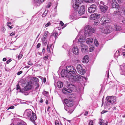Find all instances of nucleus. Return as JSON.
<instances>
[{
	"mask_svg": "<svg viewBox=\"0 0 125 125\" xmlns=\"http://www.w3.org/2000/svg\"><path fill=\"white\" fill-rule=\"evenodd\" d=\"M77 73L76 71L74 68L72 66H67L66 69H63L61 72V76L64 78H68L70 75L74 74Z\"/></svg>",
	"mask_w": 125,
	"mask_h": 125,
	"instance_id": "obj_1",
	"label": "nucleus"
},
{
	"mask_svg": "<svg viewBox=\"0 0 125 125\" xmlns=\"http://www.w3.org/2000/svg\"><path fill=\"white\" fill-rule=\"evenodd\" d=\"M67 88H64L62 90V92L64 94H70L72 92H75L77 90L75 86L71 84L68 85Z\"/></svg>",
	"mask_w": 125,
	"mask_h": 125,
	"instance_id": "obj_2",
	"label": "nucleus"
},
{
	"mask_svg": "<svg viewBox=\"0 0 125 125\" xmlns=\"http://www.w3.org/2000/svg\"><path fill=\"white\" fill-rule=\"evenodd\" d=\"M107 102L106 104V105L107 106H109L110 108L112 107V105L115 104V102L116 101V97L115 96H108L106 98Z\"/></svg>",
	"mask_w": 125,
	"mask_h": 125,
	"instance_id": "obj_3",
	"label": "nucleus"
},
{
	"mask_svg": "<svg viewBox=\"0 0 125 125\" xmlns=\"http://www.w3.org/2000/svg\"><path fill=\"white\" fill-rule=\"evenodd\" d=\"M95 31L94 28L91 27L89 25H87L85 28L84 35L86 37L90 36Z\"/></svg>",
	"mask_w": 125,
	"mask_h": 125,
	"instance_id": "obj_4",
	"label": "nucleus"
},
{
	"mask_svg": "<svg viewBox=\"0 0 125 125\" xmlns=\"http://www.w3.org/2000/svg\"><path fill=\"white\" fill-rule=\"evenodd\" d=\"M74 9V10L69 17V19L71 20H76L80 18L79 15L77 13V9Z\"/></svg>",
	"mask_w": 125,
	"mask_h": 125,
	"instance_id": "obj_5",
	"label": "nucleus"
},
{
	"mask_svg": "<svg viewBox=\"0 0 125 125\" xmlns=\"http://www.w3.org/2000/svg\"><path fill=\"white\" fill-rule=\"evenodd\" d=\"M74 74H71L70 75L68 79L72 82H74L76 81H79L81 79V77L78 75Z\"/></svg>",
	"mask_w": 125,
	"mask_h": 125,
	"instance_id": "obj_6",
	"label": "nucleus"
},
{
	"mask_svg": "<svg viewBox=\"0 0 125 125\" xmlns=\"http://www.w3.org/2000/svg\"><path fill=\"white\" fill-rule=\"evenodd\" d=\"M28 118L29 119L30 121L32 122L34 124L36 125L35 121L37 119V117L36 114L33 112L31 114L30 116L28 117Z\"/></svg>",
	"mask_w": 125,
	"mask_h": 125,
	"instance_id": "obj_7",
	"label": "nucleus"
},
{
	"mask_svg": "<svg viewBox=\"0 0 125 125\" xmlns=\"http://www.w3.org/2000/svg\"><path fill=\"white\" fill-rule=\"evenodd\" d=\"M76 69L78 73L82 75H84L85 73V70L83 68V67L80 64H78Z\"/></svg>",
	"mask_w": 125,
	"mask_h": 125,
	"instance_id": "obj_8",
	"label": "nucleus"
},
{
	"mask_svg": "<svg viewBox=\"0 0 125 125\" xmlns=\"http://www.w3.org/2000/svg\"><path fill=\"white\" fill-rule=\"evenodd\" d=\"M100 28L102 29V32L104 34L110 33L111 31V29L108 27L105 26Z\"/></svg>",
	"mask_w": 125,
	"mask_h": 125,
	"instance_id": "obj_9",
	"label": "nucleus"
},
{
	"mask_svg": "<svg viewBox=\"0 0 125 125\" xmlns=\"http://www.w3.org/2000/svg\"><path fill=\"white\" fill-rule=\"evenodd\" d=\"M81 51L83 53H85L88 51V47L83 43L81 44Z\"/></svg>",
	"mask_w": 125,
	"mask_h": 125,
	"instance_id": "obj_10",
	"label": "nucleus"
},
{
	"mask_svg": "<svg viewBox=\"0 0 125 125\" xmlns=\"http://www.w3.org/2000/svg\"><path fill=\"white\" fill-rule=\"evenodd\" d=\"M100 21L102 23L101 25H105L106 23L110 22L111 21L109 19L106 18L105 17L103 16L101 18Z\"/></svg>",
	"mask_w": 125,
	"mask_h": 125,
	"instance_id": "obj_11",
	"label": "nucleus"
},
{
	"mask_svg": "<svg viewBox=\"0 0 125 125\" xmlns=\"http://www.w3.org/2000/svg\"><path fill=\"white\" fill-rule=\"evenodd\" d=\"M96 6L94 4H92L88 8V11L90 13H94L96 10Z\"/></svg>",
	"mask_w": 125,
	"mask_h": 125,
	"instance_id": "obj_12",
	"label": "nucleus"
},
{
	"mask_svg": "<svg viewBox=\"0 0 125 125\" xmlns=\"http://www.w3.org/2000/svg\"><path fill=\"white\" fill-rule=\"evenodd\" d=\"M33 111L30 109H28L26 110L24 113V116L25 117L28 118L30 116L31 114Z\"/></svg>",
	"mask_w": 125,
	"mask_h": 125,
	"instance_id": "obj_13",
	"label": "nucleus"
},
{
	"mask_svg": "<svg viewBox=\"0 0 125 125\" xmlns=\"http://www.w3.org/2000/svg\"><path fill=\"white\" fill-rule=\"evenodd\" d=\"M82 0H75V2L74 4L73 5V7L74 9H78L79 7V5L82 2Z\"/></svg>",
	"mask_w": 125,
	"mask_h": 125,
	"instance_id": "obj_14",
	"label": "nucleus"
},
{
	"mask_svg": "<svg viewBox=\"0 0 125 125\" xmlns=\"http://www.w3.org/2000/svg\"><path fill=\"white\" fill-rule=\"evenodd\" d=\"M32 87L31 86L29 85H27L24 88L23 90H20V91H22V92L24 93L25 95H27L28 94V92H26L25 91H27L31 89Z\"/></svg>",
	"mask_w": 125,
	"mask_h": 125,
	"instance_id": "obj_15",
	"label": "nucleus"
},
{
	"mask_svg": "<svg viewBox=\"0 0 125 125\" xmlns=\"http://www.w3.org/2000/svg\"><path fill=\"white\" fill-rule=\"evenodd\" d=\"M100 17V15L99 14L94 13L90 16V19L92 20H95L98 19Z\"/></svg>",
	"mask_w": 125,
	"mask_h": 125,
	"instance_id": "obj_16",
	"label": "nucleus"
},
{
	"mask_svg": "<svg viewBox=\"0 0 125 125\" xmlns=\"http://www.w3.org/2000/svg\"><path fill=\"white\" fill-rule=\"evenodd\" d=\"M64 102L66 105L68 107H71L73 106V102L72 100L66 99L64 100Z\"/></svg>",
	"mask_w": 125,
	"mask_h": 125,
	"instance_id": "obj_17",
	"label": "nucleus"
},
{
	"mask_svg": "<svg viewBox=\"0 0 125 125\" xmlns=\"http://www.w3.org/2000/svg\"><path fill=\"white\" fill-rule=\"evenodd\" d=\"M85 12V7L84 6H82L80 8L78 11L79 16L84 14Z\"/></svg>",
	"mask_w": 125,
	"mask_h": 125,
	"instance_id": "obj_18",
	"label": "nucleus"
},
{
	"mask_svg": "<svg viewBox=\"0 0 125 125\" xmlns=\"http://www.w3.org/2000/svg\"><path fill=\"white\" fill-rule=\"evenodd\" d=\"M120 74L125 76V63L120 65Z\"/></svg>",
	"mask_w": 125,
	"mask_h": 125,
	"instance_id": "obj_19",
	"label": "nucleus"
},
{
	"mask_svg": "<svg viewBox=\"0 0 125 125\" xmlns=\"http://www.w3.org/2000/svg\"><path fill=\"white\" fill-rule=\"evenodd\" d=\"M100 8L101 11L104 13L106 12L108 9V7L106 5L101 6Z\"/></svg>",
	"mask_w": 125,
	"mask_h": 125,
	"instance_id": "obj_20",
	"label": "nucleus"
},
{
	"mask_svg": "<svg viewBox=\"0 0 125 125\" xmlns=\"http://www.w3.org/2000/svg\"><path fill=\"white\" fill-rule=\"evenodd\" d=\"M45 0H34V4L36 7L40 5L41 3L44 2Z\"/></svg>",
	"mask_w": 125,
	"mask_h": 125,
	"instance_id": "obj_21",
	"label": "nucleus"
},
{
	"mask_svg": "<svg viewBox=\"0 0 125 125\" xmlns=\"http://www.w3.org/2000/svg\"><path fill=\"white\" fill-rule=\"evenodd\" d=\"M89 61L88 55H86L85 56L82 60V61L83 63H87Z\"/></svg>",
	"mask_w": 125,
	"mask_h": 125,
	"instance_id": "obj_22",
	"label": "nucleus"
},
{
	"mask_svg": "<svg viewBox=\"0 0 125 125\" xmlns=\"http://www.w3.org/2000/svg\"><path fill=\"white\" fill-rule=\"evenodd\" d=\"M112 8H116V9H118V10H119V7L118 3L116 2H112Z\"/></svg>",
	"mask_w": 125,
	"mask_h": 125,
	"instance_id": "obj_23",
	"label": "nucleus"
},
{
	"mask_svg": "<svg viewBox=\"0 0 125 125\" xmlns=\"http://www.w3.org/2000/svg\"><path fill=\"white\" fill-rule=\"evenodd\" d=\"M93 41V39L91 38H88L86 40V42L88 44H91Z\"/></svg>",
	"mask_w": 125,
	"mask_h": 125,
	"instance_id": "obj_24",
	"label": "nucleus"
},
{
	"mask_svg": "<svg viewBox=\"0 0 125 125\" xmlns=\"http://www.w3.org/2000/svg\"><path fill=\"white\" fill-rule=\"evenodd\" d=\"M72 50L73 53L75 54L76 55L78 54V50L76 47H73Z\"/></svg>",
	"mask_w": 125,
	"mask_h": 125,
	"instance_id": "obj_25",
	"label": "nucleus"
},
{
	"mask_svg": "<svg viewBox=\"0 0 125 125\" xmlns=\"http://www.w3.org/2000/svg\"><path fill=\"white\" fill-rule=\"evenodd\" d=\"M64 109L68 113H69L70 114L72 113L73 111V110L70 108H67L66 107H64Z\"/></svg>",
	"mask_w": 125,
	"mask_h": 125,
	"instance_id": "obj_26",
	"label": "nucleus"
},
{
	"mask_svg": "<svg viewBox=\"0 0 125 125\" xmlns=\"http://www.w3.org/2000/svg\"><path fill=\"white\" fill-rule=\"evenodd\" d=\"M115 26L116 30V31H120L122 30V28L121 27L118 25H115Z\"/></svg>",
	"mask_w": 125,
	"mask_h": 125,
	"instance_id": "obj_27",
	"label": "nucleus"
},
{
	"mask_svg": "<svg viewBox=\"0 0 125 125\" xmlns=\"http://www.w3.org/2000/svg\"><path fill=\"white\" fill-rule=\"evenodd\" d=\"M58 87L59 88L62 87L63 86V83L62 82L58 81L57 83Z\"/></svg>",
	"mask_w": 125,
	"mask_h": 125,
	"instance_id": "obj_28",
	"label": "nucleus"
},
{
	"mask_svg": "<svg viewBox=\"0 0 125 125\" xmlns=\"http://www.w3.org/2000/svg\"><path fill=\"white\" fill-rule=\"evenodd\" d=\"M46 39L47 38H44L43 37L42 38V42L44 45L45 46L47 44V42L46 40Z\"/></svg>",
	"mask_w": 125,
	"mask_h": 125,
	"instance_id": "obj_29",
	"label": "nucleus"
},
{
	"mask_svg": "<svg viewBox=\"0 0 125 125\" xmlns=\"http://www.w3.org/2000/svg\"><path fill=\"white\" fill-rule=\"evenodd\" d=\"M50 33L48 31H45L44 33V35L43 36V37L47 38L48 35L50 34Z\"/></svg>",
	"mask_w": 125,
	"mask_h": 125,
	"instance_id": "obj_30",
	"label": "nucleus"
},
{
	"mask_svg": "<svg viewBox=\"0 0 125 125\" xmlns=\"http://www.w3.org/2000/svg\"><path fill=\"white\" fill-rule=\"evenodd\" d=\"M58 34V33L57 32H54L51 34V36H54L55 39H56L57 38Z\"/></svg>",
	"mask_w": 125,
	"mask_h": 125,
	"instance_id": "obj_31",
	"label": "nucleus"
},
{
	"mask_svg": "<svg viewBox=\"0 0 125 125\" xmlns=\"http://www.w3.org/2000/svg\"><path fill=\"white\" fill-rule=\"evenodd\" d=\"M32 80L34 82L35 84H36L37 83H39V80L38 78L36 77H33Z\"/></svg>",
	"mask_w": 125,
	"mask_h": 125,
	"instance_id": "obj_32",
	"label": "nucleus"
},
{
	"mask_svg": "<svg viewBox=\"0 0 125 125\" xmlns=\"http://www.w3.org/2000/svg\"><path fill=\"white\" fill-rule=\"evenodd\" d=\"M116 11H114V13L113 14V15L114 16H116L117 15H119L120 14V12L119 10L116 9Z\"/></svg>",
	"mask_w": 125,
	"mask_h": 125,
	"instance_id": "obj_33",
	"label": "nucleus"
},
{
	"mask_svg": "<svg viewBox=\"0 0 125 125\" xmlns=\"http://www.w3.org/2000/svg\"><path fill=\"white\" fill-rule=\"evenodd\" d=\"M52 44H48L47 46V50L48 52H50V48Z\"/></svg>",
	"mask_w": 125,
	"mask_h": 125,
	"instance_id": "obj_34",
	"label": "nucleus"
},
{
	"mask_svg": "<svg viewBox=\"0 0 125 125\" xmlns=\"http://www.w3.org/2000/svg\"><path fill=\"white\" fill-rule=\"evenodd\" d=\"M62 47L66 50H67L68 49L69 46L66 44H64L62 46Z\"/></svg>",
	"mask_w": 125,
	"mask_h": 125,
	"instance_id": "obj_35",
	"label": "nucleus"
},
{
	"mask_svg": "<svg viewBox=\"0 0 125 125\" xmlns=\"http://www.w3.org/2000/svg\"><path fill=\"white\" fill-rule=\"evenodd\" d=\"M94 43L96 46H98L99 45V43L97 39H95L94 41Z\"/></svg>",
	"mask_w": 125,
	"mask_h": 125,
	"instance_id": "obj_36",
	"label": "nucleus"
},
{
	"mask_svg": "<svg viewBox=\"0 0 125 125\" xmlns=\"http://www.w3.org/2000/svg\"><path fill=\"white\" fill-rule=\"evenodd\" d=\"M26 123H25L23 122H22L21 123H18L16 125H26ZM12 125V124L11 125Z\"/></svg>",
	"mask_w": 125,
	"mask_h": 125,
	"instance_id": "obj_37",
	"label": "nucleus"
},
{
	"mask_svg": "<svg viewBox=\"0 0 125 125\" xmlns=\"http://www.w3.org/2000/svg\"><path fill=\"white\" fill-rule=\"evenodd\" d=\"M16 89L17 90H18L19 89L20 90V92H22V91H20V90H21V88L20 87V86H19L18 84L17 85V88Z\"/></svg>",
	"mask_w": 125,
	"mask_h": 125,
	"instance_id": "obj_38",
	"label": "nucleus"
},
{
	"mask_svg": "<svg viewBox=\"0 0 125 125\" xmlns=\"http://www.w3.org/2000/svg\"><path fill=\"white\" fill-rule=\"evenodd\" d=\"M33 82L31 81L30 80L29 81L28 83V84L27 85H30L31 86V87H32V84L33 83Z\"/></svg>",
	"mask_w": 125,
	"mask_h": 125,
	"instance_id": "obj_39",
	"label": "nucleus"
},
{
	"mask_svg": "<svg viewBox=\"0 0 125 125\" xmlns=\"http://www.w3.org/2000/svg\"><path fill=\"white\" fill-rule=\"evenodd\" d=\"M35 86H36L35 88V89L36 90H37L39 88V83H37L36 84H35Z\"/></svg>",
	"mask_w": 125,
	"mask_h": 125,
	"instance_id": "obj_40",
	"label": "nucleus"
},
{
	"mask_svg": "<svg viewBox=\"0 0 125 125\" xmlns=\"http://www.w3.org/2000/svg\"><path fill=\"white\" fill-rule=\"evenodd\" d=\"M22 55L21 53H20L19 55L18 56V59H20L22 57Z\"/></svg>",
	"mask_w": 125,
	"mask_h": 125,
	"instance_id": "obj_41",
	"label": "nucleus"
},
{
	"mask_svg": "<svg viewBox=\"0 0 125 125\" xmlns=\"http://www.w3.org/2000/svg\"><path fill=\"white\" fill-rule=\"evenodd\" d=\"M84 1L88 3L93 2L94 1L93 0H83Z\"/></svg>",
	"mask_w": 125,
	"mask_h": 125,
	"instance_id": "obj_42",
	"label": "nucleus"
},
{
	"mask_svg": "<svg viewBox=\"0 0 125 125\" xmlns=\"http://www.w3.org/2000/svg\"><path fill=\"white\" fill-rule=\"evenodd\" d=\"M51 24V23H50V22H49L47 23L45 26V27L46 28L49 26Z\"/></svg>",
	"mask_w": 125,
	"mask_h": 125,
	"instance_id": "obj_43",
	"label": "nucleus"
},
{
	"mask_svg": "<svg viewBox=\"0 0 125 125\" xmlns=\"http://www.w3.org/2000/svg\"><path fill=\"white\" fill-rule=\"evenodd\" d=\"M94 47H93L91 46L90 47L89 49V52H91L93 50Z\"/></svg>",
	"mask_w": 125,
	"mask_h": 125,
	"instance_id": "obj_44",
	"label": "nucleus"
},
{
	"mask_svg": "<svg viewBox=\"0 0 125 125\" xmlns=\"http://www.w3.org/2000/svg\"><path fill=\"white\" fill-rule=\"evenodd\" d=\"M55 125H59V123L58 121V120L55 121Z\"/></svg>",
	"mask_w": 125,
	"mask_h": 125,
	"instance_id": "obj_45",
	"label": "nucleus"
},
{
	"mask_svg": "<svg viewBox=\"0 0 125 125\" xmlns=\"http://www.w3.org/2000/svg\"><path fill=\"white\" fill-rule=\"evenodd\" d=\"M99 24V22H95L94 23V25L95 26H97Z\"/></svg>",
	"mask_w": 125,
	"mask_h": 125,
	"instance_id": "obj_46",
	"label": "nucleus"
},
{
	"mask_svg": "<svg viewBox=\"0 0 125 125\" xmlns=\"http://www.w3.org/2000/svg\"><path fill=\"white\" fill-rule=\"evenodd\" d=\"M28 64L30 65H33L31 61H29L28 62Z\"/></svg>",
	"mask_w": 125,
	"mask_h": 125,
	"instance_id": "obj_47",
	"label": "nucleus"
},
{
	"mask_svg": "<svg viewBox=\"0 0 125 125\" xmlns=\"http://www.w3.org/2000/svg\"><path fill=\"white\" fill-rule=\"evenodd\" d=\"M48 56H46L43 57V59L44 60H46L48 59Z\"/></svg>",
	"mask_w": 125,
	"mask_h": 125,
	"instance_id": "obj_48",
	"label": "nucleus"
},
{
	"mask_svg": "<svg viewBox=\"0 0 125 125\" xmlns=\"http://www.w3.org/2000/svg\"><path fill=\"white\" fill-rule=\"evenodd\" d=\"M89 125H93V122L92 121H90L89 122Z\"/></svg>",
	"mask_w": 125,
	"mask_h": 125,
	"instance_id": "obj_49",
	"label": "nucleus"
},
{
	"mask_svg": "<svg viewBox=\"0 0 125 125\" xmlns=\"http://www.w3.org/2000/svg\"><path fill=\"white\" fill-rule=\"evenodd\" d=\"M14 106H12L9 107L8 109H14Z\"/></svg>",
	"mask_w": 125,
	"mask_h": 125,
	"instance_id": "obj_50",
	"label": "nucleus"
},
{
	"mask_svg": "<svg viewBox=\"0 0 125 125\" xmlns=\"http://www.w3.org/2000/svg\"><path fill=\"white\" fill-rule=\"evenodd\" d=\"M11 61V59H9L8 60L6 61V63L7 64H8Z\"/></svg>",
	"mask_w": 125,
	"mask_h": 125,
	"instance_id": "obj_51",
	"label": "nucleus"
},
{
	"mask_svg": "<svg viewBox=\"0 0 125 125\" xmlns=\"http://www.w3.org/2000/svg\"><path fill=\"white\" fill-rule=\"evenodd\" d=\"M41 44L40 43H38L37 46V48H39L41 46Z\"/></svg>",
	"mask_w": 125,
	"mask_h": 125,
	"instance_id": "obj_52",
	"label": "nucleus"
},
{
	"mask_svg": "<svg viewBox=\"0 0 125 125\" xmlns=\"http://www.w3.org/2000/svg\"><path fill=\"white\" fill-rule=\"evenodd\" d=\"M22 73V72L21 71H20L17 73V75H19L21 74Z\"/></svg>",
	"mask_w": 125,
	"mask_h": 125,
	"instance_id": "obj_53",
	"label": "nucleus"
},
{
	"mask_svg": "<svg viewBox=\"0 0 125 125\" xmlns=\"http://www.w3.org/2000/svg\"><path fill=\"white\" fill-rule=\"evenodd\" d=\"M7 26H9L11 25V23L10 22H7Z\"/></svg>",
	"mask_w": 125,
	"mask_h": 125,
	"instance_id": "obj_54",
	"label": "nucleus"
},
{
	"mask_svg": "<svg viewBox=\"0 0 125 125\" xmlns=\"http://www.w3.org/2000/svg\"><path fill=\"white\" fill-rule=\"evenodd\" d=\"M15 34V32H13L11 33L10 34V36H13Z\"/></svg>",
	"mask_w": 125,
	"mask_h": 125,
	"instance_id": "obj_55",
	"label": "nucleus"
},
{
	"mask_svg": "<svg viewBox=\"0 0 125 125\" xmlns=\"http://www.w3.org/2000/svg\"><path fill=\"white\" fill-rule=\"evenodd\" d=\"M60 24L62 26H63L64 25V23L62 21H60Z\"/></svg>",
	"mask_w": 125,
	"mask_h": 125,
	"instance_id": "obj_56",
	"label": "nucleus"
},
{
	"mask_svg": "<svg viewBox=\"0 0 125 125\" xmlns=\"http://www.w3.org/2000/svg\"><path fill=\"white\" fill-rule=\"evenodd\" d=\"M45 48H43L42 49V53L43 54H44L45 53Z\"/></svg>",
	"mask_w": 125,
	"mask_h": 125,
	"instance_id": "obj_57",
	"label": "nucleus"
},
{
	"mask_svg": "<svg viewBox=\"0 0 125 125\" xmlns=\"http://www.w3.org/2000/svg\"><path fill=\"white\" fill-rule=\"evenodd\" d=\"M2 30L3 31H5V29L4 27H3L2 28Z\"/></svg>",
	"mask_w": 125,
	"mask_h": 125,
	"instance_id": "obj_58",
	"label": "nucleus"
},
{
	"mask_svg": "<svg viewBox=\"0 0 125 125\" xmlns=\"http://www.w3.org/2000/svg\"><path fill=\"white\" fill-rule=\"evenodd\" d=\"M107 111H103L101 112V113L102 114H104L107 112Z\"/></svg>",
	"mask_w": 125,
	"mask_h": 125,
	"instance_id": "obj_59",
	"label": "nucleus"
},
{
	"mask_svg": "<svg viewBox=\"0 0 125 125\" xmlns=\"http://www.w3.org/2000/svg\"><path fill=\"white\" fill-rule=\"evenodd\" d=\"M50 4H48L47 6V7L48 8H50Z\"/></svg>",
	"mask_w": 125,
	"mask_h": 125,
	"instance_id": "obj_60",
	"label": "nucleus"
},
{
	"mask_svg": "<svg viewBox=\"0 0 125 125\" xmlns=\"http://www.w3.org/2000/svg\"><path fill=\"white\" fill-rule=\"evenodd\" d=\"M83 38H80L78 40V41L79 42H80L81 41L80 40H81L82 41H83Z\"/></svg>",
	"mask_w": 125,
	"mask_h": 125,
	"instance_id": "obj_61",
	"label": "nucleus"
},
{
	"mask_svg": "<svg viewBox=\"0 0 125 125\" xmlns=\"http://www.w3.org/2000/svg\"><path fill=\"white\" fill-rule=\"evenodd\" d=\"M103 122H99V124L100 125H103Z\"/></svg>",
	"mask_w": 125,
	"mask_h": 125,
	"instance_id": "obj_62",
	"label": "nucleus"
},
{
	"mask_svg": "<svg viewBox=\"0 0 125 125\" xmlns=\"http://www.w3.org/2000/svg\"><path fill=\"white\" fill-rule=\"evenodd\" d=\"M40 102L41 103H42L43 102V100H42V98H41L40 99Z\"/></svg>",
	"mask_w": 125,
	"mask_h": 125,
	"instance_id": "obj_63",
	"label": "nucleus"
},
{
	"mask_svg": "<svg viewBox=\"0 0 125 125\" xmlns=\"http://www.w3.org/2000/svg\"><path fill=\"white\" fill-rule=\"evenodd\" d=\"M100 3L101 4H103V5H104V2H103V1H101L100 2Z\"/></svg>",
	"mask_w": 125,
	"mask_h": 125,
	"instance_id": "obj_64",
	"label": "nucleus"
}]
</instances>
